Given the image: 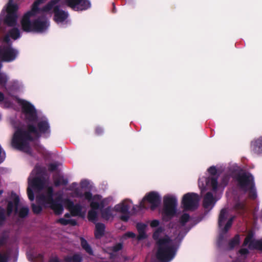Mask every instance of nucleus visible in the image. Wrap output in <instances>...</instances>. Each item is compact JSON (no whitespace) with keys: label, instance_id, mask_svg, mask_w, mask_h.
<instances>
[{"label":"nucleus","instance_id":"obj_33","mask_svg":"<svg viewBox=\"0 0 262 262\" xmlns=\"http://www.w3.org/2000/svg\"><path fill=\"white\" fill-rule=\"evenodd\" d=\"M96 133H97L98 134H100L102 132L103 129H102V128H101V127H97V128H96Z\"/></svg>","mask_w":262,"mask_h":262},{"label":"nucleus","instance_id":"obj_17","mask_svg":"<svg viewBox=\"0 0 262 262\" xmlns=\"http://www.w3.org/2000/svg\"><path fill=\"white\" fill-rule=\"evenodd\" d=\"M63 203L73 215L83 216L85 213V210L82 211V207L80 205H74L73 202L69 199L63 201Z\"/></svg>","mask_w":262,"mask_h":262},{"label":"nucleus","instance_id":"obj_9","mask_svg":"<svg viewBox=\"0 0 262 262\" xmlns=\"http://www.w3.org/2000/svg\"><path fill=\"white\" fill-rule=\"evenodd\" d=\"M238 193L247 194L250 198L254 199L257 196L254 178L250 173H242L236 178Z\"/></svg>","mask_w":262,"mask_h":262},{"label":"nucleus","instance_id":"obj_36","mask_svg":"<svg viewBox=\"0 0 262 262\" xmlns=\"http://www.w3.org/2000/svg\"><path fill=\"white\" fill-rule=\"evenodd\" d=\"M260 217H261L262 219V210H261V214L260 215Z\"/></svg>","mask_w":262,"mask_h":262},{"label":"nucleus","instance_id":"obj_3","mask_svg":"<svg viewBox=\"0 0 262 262\" xmlns=\"http://www.w3.org/2000/svg\"><path fill=\"white\" fill-rule=\"evenodd\" d=\"M40 170L36 166L28 178L27 193L30 201L34 199L35 193L38 205L32 204V210L35 213H39L42 210L41 206L50 208L56 214H61L63 211L61 196L54 193L48 179L40 178Z\"/></svg>","mask_w":262,"mask_h":262},{"label":"nucleus","instance_id":"obj_34","mask_svg":"<svg viewBox=\"0 0 262 262\" xmlns=\"http://www.w3.org/2000/svg\"><path fill=\"white\" fill-rule=\"evenodd\" d=\"M5 240V239L4 238L0 239V246H1L2 245H3L4 243Z\"/></svg>","mask_w":262,"mask_h":262},{"label":"nucleus","instance_id":"obj_11","mask_svg":"<svg viewBox=\"0 0 262 262\" xmlns=\"http://www.w3.org/2000/svg\"><path fill=\"white\" fill-rule=\"evenodd\" d=\"M164 207L161 214L164 220L174 216L177 212L178 200L176 196L167 194L163 199Z\"/></svg>","mask_w":262,"mask_h":262},{"label":"nucleus","instance_id":"obj_23","mask_svg":"<svg viewBox=\"0 0 262 262\" xmlns=\"http://www.w3.org/2000/svg\"><path fill=\"white\" fill-rule=\"evenodd\" d=\"M65 217L66 218L60 219L58 221V222L63 225H66L68 224L75 225L76 224V222L75 220L70 218L69 214H66L65 215Z\"/></svg>","mask_w":262,"mask_h":262},{"label":"nucleus","instance_id":"obj_29","mask_svg":"<svg viewBox=\"0 0 262 262\" xmlns=\"http://www.w3.org/2000/svg\"><path fill=\"white\" fill-rule=\"evenodd\" d=\"M136 237V234L133 232L129 231L125 233L122 237L123 239H126L128 238H134Z\"/></svg>","mask_w":262,"mask_h":262},{"label":"nucleus","instance_id":"obj_31","mask_svg":"<svg viewBox=\"0 0 262 262\" xmlns=\"http://www.w3.org/2000/svg\"><path fill=\"white\" fill-rule=\"evenodd\" d=\"M27 256H28V259L30 261H33V260H35L36 256L34 255V256H32L31 255H30L29 254H28Z\"/></svg>","mask_w":262,"mask_h":262},{"label":"nucleus","instance_id":"obj_7","mask_svg":"<svg viewBox=\"0 0 262 262\" xmlns=\"http://www.w3.org/2000/svg\"><path fill=\"white\" fill-rule=\"evenodd\" d=\"M16 40L20 37V32L17 28H13L9 30L7 34L3 38L0 46V59L3 61L10 62L15 59L18 55V51L11 47L9 37Z\"/></svg>","mask_w":262,"mask_h":262},{"label":"nucleus","instance_id":"obj_26","mask_svg":"<svg viewBox=\"0 0 262 262\" xmlns=\"http://www.w3.org/2000/svg\"><path fill=\"white\" fill-rule=\"evenodd\" d=\"M80 241L81 246L83 249H84L89 254L92 255L93 253V250L86 241H85L83 237L80 238Z\"/></svg>","mask_w":262,"mask_h":262},{"label":"nucleus","instance_id":"obj_6","mask_svg":"<svg viewBox=\"0 0 262 262\" xmlns=\"http://www.w3.org/2000/svg\"><path fill=\"white\" fill-rule=\"evenodd\" d=\"M208 172L209 174L208 178L202 177L199 180V186L202 192L207 190H211L213 192L217 190H223L228 184L229 177L225 176L222 178V182L218 184L217 176L219 170L215 166L209 167L208 169Z\"/></svg>","mask_w":262,"mask_h":262},{"label":"nucleus","instance_id":"obj_2","mask_svg":"<svg viewBox=\"0 0 262 262\" xmlns=\"http://www.w3.org/2000/svg\"><path fill=\"white\" fill-rule=\"evenodd\" d=\"M193 220L187 213H183L179 223L174 226L169 224V230H165L159 226V220L149 221L150 226L157 228L152 235L156 243L157 251L156 256L161 262H169L176 256L180 243L186 233L193 226Z\"/></svg>","mask_w":262,"mask_h":262},{"label":"nucleus","instance_id":"obj_16","mask_svg":"<svg viewBox=\"0 0 262 262\" xmlns=\"http://www.w3.org/2000/svg\"><path fill=\"white\" fill-rule=\"evenodd\" d=\"M17 255L18 249L16 247L0 250V262H16Z\"/></svg>","mask_w":262,"mask_h":262},{"label":"nucleus","instance_id":"obj_19","mask_svg":"<svg viewBox=\"0 0 262 262\" xmlns=\"http://www.w3.org/2000/svg\"><path fill=\"white\" fill-rule=\"evenodd\" d=\"M139 235L138 236V240L145 239L147 237V235L146 233L148 228L147 224L139 223L136 225Z\"/></svg>","mask_w":262,"mask_h":262},{"label":"nucleus","instance_id":"obj_28","mask_svg":"<svg viewBox=\"0 0 262 262\" xmlns=\"http://www.w3.org/2000/svg\"><path fill=\"white\" fill-rule=\"evenodd\" d=\"M238 197L236 198V196H235V208L236 209H243L244 207V204L243 201H239Z\"/></svg>","mask_w":262,"mask_h":262},{"label":"nucleus","instance_id":"obj_25","mask_svg":"<svg viewBox=\"0 0 262 262\" xmlns=\"http://www.w3.org/2000/svg\"><path fill=\"white\" fill-rule=\"evenodd\" d=\"M54 182L55 185L57 186L61 184L66 185L68 183L67 180H64L62 176L59 174L54 176Z\"/></svg>","mask_w":262,"mask_h":262},{"label":"nucleus","instance_id":"obj_22","mask_svg":"<svg viewBox=\"0 0 262 262\" xmlns=\"http://www.w3.org/2000/svg\"><path fill=\"white\" fill-rule=\"evenodd\" d=\"M105 225L102 223H97L95 226V235L97 238H101L105 231Z\"/></svg>","mask_w":262,"mask_h":262},{"label":"nucleus","instance_id":"obj_12","mask_svg":"<svg viewBox=\"0 0 262 262\" xmlns=\"http://www.w3.org/2000/svg\"><path fill=\"white\" fill-rule=\"evenodd\" d=\"M229 210L227 208L223 209L220 212L219 218V228L220 238H223L232 224L234 216L230 215Z\"/></svg>","mask_w":262,"mask_h":262},{"label":"nucleus","instance_id":"obj_8","mask_svg":"<svg viewBox=\"0 0 262 262\" xmlns=\"http://www.w3.org/2000/svg\"><path fill=\"white\" fill-rule=\"evenodd\" d=\"M29 208L21 201L18 196L12 193L10 200L8 202L7 212L0 207V226L5 221L7 216L11 214H18L21 217L27 216L29 213Z\"/></svg>","mask_w":262,"mask_h":262},{"label":"nucleus","instance_id":"obj_24","mask_svg":"<svg viewBox=\"0 0 262 262\" xmlns=\"http://www.w3.org/2000/svg\"><path fill=\"white\" fill-rule=\"evenodd\" d=\"M240 237L239 235H236L229 243L228 249L232 250L239 245Z\"/></svg>","mask_w":262,"mask_h":262},{"label":"nucleus","instance_id":"obj_14","mask_svg":"<svg viewBox=\"0 0 262 262\" xmlns=\"http://www.w3.org/2000/svg\"><path fill=\"white\" fill-rule=\"evenodd\" d=\"M138 206H133L132 201L128 199H125L114 206V210L116 212H119L123 215H121V219L124 221H127L129 218V209L133 208L134 212L140 211Z\"/></svg>","mask_w":262,"mask_h":262},{"label":"nucleus","instance_id":"obj_4","mask_svg":"<svg viewBox=\"0 0 262 262\" xmlns=\"http://www.w3.org/2000/svg\"><path fill=\"white\" fill-rule=\"evenodd\" d=\"M90 183L88 180H83L80 182V186L77 187V184L73 183L69 188L72 191L71 195L73 198H79L87 200L90 202L91 210L88 213L89 221L95 222L98 216L97 210L100 209L102 218L106 221H112L116 215L114 207H110L103 208L110 204L113 201L111 197L102 199L99 195L92 196L90 191Z\"/></svg>","mask_w":262,"mask_h":262},{"label":"nucleus","instance_id":"obj_5","mask_svg":"<svg viewBox=\"0 0 262 262\" xmlns=\"http://www.w3.org/2000/svg\"><path fill=\"white\" fill-rule=\"evenodd\" d=\"M60 1L61 0H52L42 7L41 9L35 10L34 21L42 18V17L37 18L38 14H46L51 16L54 13V20L58 25L61 27H64L68 24L69 15L67 12L59 9ZM42 18L47 19L44 17Z\"/></svg>","mask_w":262,"mask_h":262},{"label":"nucleus","instance_id":"obj_1","mask_svg":"<svg viewBox=\"0 0 262 262\" xmlns=\"http://www.w3.org/2000/svg\"><path fill=\"white\" fill-rule=\"evenodd\" d=\"M16 91V89L14 86H12L9 90V93L12 102L0 92V103L6 108L15 109L14 102L21 106L22 117L27 124V127L23 126L17 128L14 126L16 130L12 138L11 145L16 149L30 153L29 142L41 135L45 137H48L50 133V126L47 120L44 118L38 122L37 128L35 127L37 122V114L34 106L29 102L13 96L12 94Z\"/></svg>","mask_w":262,"mask_h":262},{"label":"nucleus","instance_id":"obj_18","mask_svg":"<svg viewBox=\"0 0 262 262\" xmlns=\"http://www.w3.org/2000/svg\"><path fill=\"white\" fill-rule=\"evenodd\" d=\"M216 200L213 196V193L211 192H208L204 197L203 205L204 207L207 209H211L215 203Z\"/></svg>","mask_w":262,"mask_h":262},{"label":"nucleus","instance_id":"obj_30","mask_svg":"<svg viewBox=\"0 0 262 262\" xmlns=\"http://www.w3.org/2000/svg\"><path fill=\"white\" fill-rule=\"evenodd\" d=\"M58 166V165L56 163H52L50 164L49 166V168L51 171H53L55 170Z\"/></svg>","mask_w":262,"mask_h":262},{"label":"nucleus","instance_id":"obj_13","mask_svg":"<svg viewBox=\"0 0 262 262\" xmlns=\"http://www.w3.org/2000/svg\"><path fill=\"white\" fill-rule=\"evenodd\" d=\"M161 199V198L159 193L155 191L150 192L147 193L140 203L138 206L139 210L141 211L150 208L153 210L159 205Z\"/></svg>","mask_w":262,"mask_h":262},{"label":"nucleus","instance_id":"obj_35","mask_svg":"<svg viewBox=\"0 0 262 262\" xmlns=\"http://www.w3.org/2000/svg\"><path fill=\"white\" fill-rule=\"evenodd\" d=\"M3 190H0V195L2 194V193H3Z\"/></svg>","mask_w":262,"mask_h":262},{"label":"nucleus","instance_id":"obj_10","mask_svg":"<svg viewBox=\"0 0 262 262\" xmlns=\"http://www.w3.org/2000/svg\"><path fill=\"white\" fill-rule=\"evenodd\" d=\"M258 249L262 251V239L255 240L254 239V234L249 232L245 238L242 248L237 253L236 260L234 262H243L249 255L250 250Z\"/></svg>","mask_w":262,"mask_h":262},{"label":"nucleus","instance_id":"obj_32","mask_svg":"<svg viewBox=\"0 0 262 262\" xmlns=\"http://www.w3.org/2000/svg\"><path fill=\"white\" fill-rule=\"evenodd\" d=\"M50 262H60L56 257H54L51 258Z\"/></svg>","mask_w":262,"mask_h":262},{"label":"nucleus","instance_id":"obj_21","mask_svg":"<svg viewBox=\"0 0 262 262\" xmlns=\"http://www.w3.org/2000/svg\"><path fill=\"white\" fill-rule=\"evenodd\" d=\"M122 247V245L121 244H118L115 246L107 248V249L105 250L106 252L108 253L110 258L111 259H116L117 258L115 256V253H116L118 251L121 249Z\"/></svg>","mask_w":262,"mask_h":262},{"label":"nucleus","instance_id":"obj_27","mask_svg":"<svg viewBox=\"0 0 262 262\" xmlns=\"http://www.w3.org/2000/svg\"><path fill=\"white\" fill-rule=\"evenodd\" d=\"M65 260L67 262H81L82 258L78 254H75L72 256H67L65 258Z\"/></svg>","mask_w":262,"mask_h":262},{"label":"nucleus","instance_id":"obj_20","mask_svg":"<svg viewBox=\"0 0 262 262\" xmlns=\"http://www.w3.org/2000/svg\"><path fill=\"white\" fill-rule=\"evenodd\" d=\"M251 147L255 153L262 154V137L252 141Z\"/></svg>","mask_w":262,"mask_h":262},{"label":"nucleus","instance_id":"obj_15","mask_svg":"<svg viewBox=\"0 0 262 262\" xmlns=\"http://www.w3.org/2000/svg\"><path fill=\"white\" fill-rule=\"evenodd\" d=\"M200 201L199 195L194 193L185 194L182 200V207L185 210H193L196 209Z\"/></svg>","mask_w":262,"mask_h":262}]
</instances>
